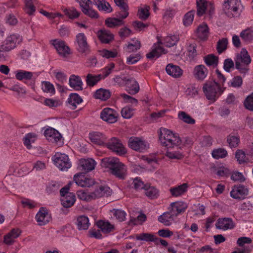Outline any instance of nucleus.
Listing matches in <instances>:
<instances>
[{"mask_svg": "<svg viewBox=\"0 0 253 253\" xmlns=\"http://www.w3.org/2000/svg\"><path fill=\"white\" fill-rule=\"evenodd\" d=\"M105 23L108 27L113 28L123 25L124 21L121 19L109 17L105 20Z\"/></svg>", "mask_w": 253, "mask_h": 253, "instance_id": "obj_41", "label": "nucleus"}, {"mask_svg": "<svg viewBox=\"0 0 253 253\" xmlns=\"http://www.w3.org/2000/svg\"><path fill=\"white\" fill-rule=\"evenodd\" d=\"M178 117L180 120L182 121L185 123L190 125H193L195 123V120L185 112H179L178 115Z\"/></svg>", "mask_w": 253, "mask_h": 253, "instance_id": "obj_44", "label": "nucleus"}, {"mask_svg": "<svg viewBox=\"0 0 253 253\" xmlns=\"http://www.w3.org/2000/svg\"><path fill=\"white\" fill-rule=\"evenodd\" d=\"M74 181L77 185L81 187H90L94 184L93 179L85 177L83 173L75 174Z\"/></svg>", "mask_w": 253, "mask_h": 253, "instance_id": "obj_11", "label": "nucleus"}, {"mask_svg": "<svg viewBox=\"0 0 253 253\" xmlns=\"http://www.w3.org/2000/svg\"><path fill=\"white\" fill-rule=\"evenodd\" d=\"M204 60L206 64L208 66L216 67L219 63L218 57L213 54H210L204 57Z\"/></svg>", "mask_w": 253, "mask_h": 253, "instance_id": "obj_32", "label": "nucleus"}, {"mask_svg": "<svg viewBox=\"0 0 253 253\" xmlns=\"http://www.w3.org/2000/svg\"><path fill=\"white\" fill-rule=\"evenodd\" d=\"M248 189L243 185H237L233 187L230 192L231 196L234 199H242L248 195Z\"/></svg>", "mask_w": 253, "mask_h": 253, "instance_id": "obj_13", "label": "nucleus"}, {"mask_svg": "<svg viewBox=\"0 0 253 253\" xmlns=\"http://www.w3.org/2000/svg\"><path fill=\"white\" fill-rule=\"evenodd\" d=\"M53 42V45L60 55L65 57L71 53L69 47L66 44L64 41L54 40Z\"/></svg>", "mask_w": 253, "mask_h": 253, "instance_id": "obj_12", "label": "nucleus"}, {"mask_svg": "<svg viewBox=\"0 0 253 253\" xmlns=\"http://www.w3.org/2000/svg\"><path fill=\"white\" fill-rule=\"evenodd\" d=\"M121 114L125 119H129L133 115V109L129 107H125L122 109Z\"/></svg>", "mask_w": 253, "mask_h": 253, "instance_id": "obj_61", "label": "nucleus"}, {"mask_svg": "<svg viewBox=\"0 0 253 253\" xmlns=\"http://www.w3.org/2000/svg\"><path fill=\"white\" fill-rule=\"evenodd\" d=\"M207 3L206 0H196L197 14L198 16H201L205 13Z\"/></svg>", "mask_w": 253, "mask_h": 253, "instance_id": "obj_36", "label": "nucleus"}, {"mask_svg": "<svg viewBox=\"0 0 253 253\" xmlns=\"http://www.w3.org/2000/svg\"><path fill=\"white\" fill-rule=\"evenodd\" d=\"M76 225L79 230H86L90 225L88 218L85 215H80L77 218Z\"/></svg>", "mask_w": 253, "mask_h": 253, "instance_id": "obj_27", "label": "nucleus"}, {"mask_svg": "<svg viewBox=\"0 0 253 253\" xmlns=\"http://www.w3.org/2000/svg\"><path fill=\"white\" fill-rule=\"evenodd\" d=\"M195 14V10H192L187 12L183 18V23L185 26H188L190 25L194 19Z\"/></svg>", "mask_w": 253, "mask_h": 253, "instance_id": "obj_51", "label": "nucleus"}, {"mask_svg": "<svg viewBox=\"0 0 253 253\" xmlns=\"http://www.w3.org/2000/svg\"><path fill=\"white\" fill-rule=\"evenodd\" d=\"M159 140L161 144L168 148L178 146L181 143V140L177 134H174L166 128L160 129Z\"/></svg>", "mask_w": 253, "mask_h": 253, "instance_id": "obj_3", "label": "nucleus"}, {"mask_svg": "<svg viewBox=\"0 0 253 253\" xmlns=\"http://www.w3.org/2000/svg\"><path fill=\"white\" fill-rule=\"evenodd\" d=\"M197 37L201 40H207L209 34V27L206 24L200 25L196 29Z\"/></svg>", "mask_w": 253, "mask_h": 253, "instance_id": "obj_24", "label": "nucleus"}, {"mask_svg": "<svg viewBox=\"0 0 253 253\" xmlns=\"http://www.w3.org/2000/svg\"><path fill=\"white\" fill-rule=\"evenodd\" d=\"M104 146L119 155H123L126 152L121 141L116 137L111 138L108 142L105 143Z\"/></svg>", "mask_w": 253, "mask_h": 253, "instance_id": "obj_7", "label": "nucleus"}, {"mask_svg": "<svg viewBox=\"0 0 253 253\" xmlns=\"http://www.w3.org/2000/svg\"><path fill=\"white\" fill-rule=\"evenodd\" d=\"M227 143L229 147L231 148H236L238 146L240 140L238 135H229L227 139Z\"/></svg>", "mask_w": 253, "mask_h": 253, "instance_id": "obj_45", "label": "nucleus"}, {"mask_svg": "<svg viewBox=\"0 0 253 253\" xmlns=\"http://www.w3.org/2000/svg\"><path fill=\"white\" fill-rule=\"evenodd\" d=\"M235 227V223L231 218H222V230L232 229Z\"/></svg>", "mask_w": 253, "mask_h": 253, "instance_id": "obj_48", "label": "nucleus"}, {"mask_svg": "<svg viewBox=\"0 0 253 253\" xmlns=\"http://www.w3.org/2000/svg\"><path fill=\"white\" fill-rule=\"evenodd\" d=\"M133 187L136 190L144 189L147 187V184L144 183L139 177H136L133 181Z\"/></svg>", "mask_w": 253, "mask_h": 253, "instance_id": "obj_56", "label": "nucleus"}, {"mask_svg": "<svg viewBox=\"0 0 253 253\" xmlns=\"http://www.w3.org/2000/svg\"><path fill=\"white\" fill-rule=\"evenodd\" d=\"M208 71L204 65L196 66L194 69V75L199 80H203L207 76Z\"/></svg>", "mask_w": 253, "mask_h": 253, "instance_id": "obj_26", "label": "nucleus"}, {"mask_svg": "<svg viewBox=\"0 0 253 253\" xmlns=\"http://www.w3.org/2000/svg\"><path fill=\"white\" fill-rule=\"evenodd\" d=\"M118 114L117 112L110 108H105L100 113V118L109 123H114L117 121Z\"/></svg>", "mask_w": 253, "mask_h": 253, "instance_id": "obj_9", "label": "nucleus"}, {"mask_svg": "<svg viewBox=\"0 0 253 253\" xmlns=\"http://www.w3.org/2000/svg\"><path fill=\"white\" fill-rule=\"evenodd\" d=\"M163 53H166L165 49L159 45L155 44L154 45V48L150 52L146 54V57L148 59H152L154 57H159Z\"/></svg>", "mask_w": 253, "mask_h": 253, "instance_id": "obj_31", "label": "nucleus"}, {"mask_svg": "<svg viewBox=\"0 0 253 253\" xmlns=\"http://www.w3.org/2000/svg\"><path fill=\"white\" fill-rule=\"evenodd\" d=\"M175 215H173L170 208H169V211L164 212L158 217V221L165 226H169L171 224L172 222L174 221V218L175 217Z\"/></svg>", "mask_w": 253, "mask_h": 253, "instance_id": "obj_21", "label": "nucleus"}, {"mask_svg": "<svg viewBox=\"0 0 253 253\" xmlns=\"http://www.w3.org/2000/svg\"><path fill=\"white\" fill-rule=\"evenodd\" d=\"M98 38L103 43H109L114 40V35L107 30H100L98 32Z\"/></svg>", "mask_w": 253, "mask_h": 253, "instance_id": "obj_22", "label": "nucleus"}, {"mask_svg": "<svg viewBox=\"0 0 253 253\" xmlns=\"http://www.w3.org/2000/svg\"><path fill=\"white\" fill-rule=\"evenodd\" d=\"M125 85L127 88L128 93L131 95L136 94L139 90V84L133 78H127Z\"/></svg>", "mask_w": 253, "mask_h": 253, "instance_id": "obj_20", "label": "nucleus"}, {"mask_svg": "<svg viewBox=\"0 0 253 253\" xmlns=\"http://www.w3.org/2000/svg\"><path fill=\"white\" fill-rule=\"evenodd\" d=\"M25 11L29 15H32L36 10L32 0H25Z\"/></svg>", "mask_w": 253, "mask_h": 253, "instance_id": "obj_53", "label": "nucleus"}, {"mask_svg": "<svg viewBox=\"0 0 253 253\" xmlns=\"http://www.w3.org/2000/svg\"><path fill=\"white\" fill-rule=\"evenodd\" d=\"M188 187L187 183H183L177 187L171 188L169 190L173 196L177 197L184 194L187 191Z\"/></svg>", "mask_w": 253, "mask_h": 253, "instance_id": "obj_33", "label": "nucleus"}, {"mask_svg": "<svg viewBox=\"0 0 253 253\" xmlns=\"http://www.w3.org/2000/svg\"><path fill=\"white\" fill-rule=\"evenodd\" d=\"M110 212L113 213L114 216L120 222L123 221L126 219V213L124 211L114 209Z\"/></svg>", "mask_w": 253, "mask_h": 253, "instance_id": "obj_46", "label": "nucleus"}, {"mask_svg": "<svg viewBox=\"0 0 253 253\" xmlns=\"http://www.w3.org/2000/svg\"><path fill=\"white\" fill-rule=\"evenodd\" d=\"M52 159L55 165L61 170H67L71 167L69 157L65 154L56 153Z\"/></svg>", "mask_w": 253, "mask_h": 253, "instance_id": "obj_6", "label": "nucleus"}, {"mask_svg": "<svg viewBox=\"0 0 253 253\" xmlns=\"http://www.w3.org/2000/svg\"><path fill=\"white\" fill-rule=\"evenodd\" d=\"M203 90L208 100L214 101L217 98L218 93L220 94V85L215 81L208 82L204 84Z\"/></svg>", "mask_w": 253, "mask_h": 253, "instance_id": "obj_5", "label": "nucleus"}, {"mask_svg": "<svg viewBox=\"0 0 253 253\" xmlns=\"http://www.w3.org/2000/svg\"><path fill=\"white\" fill-rule=\"evenodd\" d=\"M196 47L197 45L195 43L190 44L188 46V55L192 59H193L197 55Z\"/></svg>", "mask_w": 253, "mask_h": 253, "instance_id": "obj_58", "label": "nucleus"}, {"mask_svg": "<svg viewBox=\"0 0 253 253\" xmlns=\"http://www.w3.org/2000/svg\"><path fill=\"white\" fill-rule=\"evenodd\" d=\"M110 188L107 186L101 185L96 188L94 192H91V198L93 199L98 198L109 194Z\"/></svg>", "mask_w": 253, "mask_h": 253, "instance_id": "obj_25", "label": "nucleus"}, {"mask_svg": "<svg viewBox=\"0 0 253 253\" xmlns=\"http://www.w3.org/2000/svg\"><path fill=\"white\" fill-rule=\"evenodd\" d=\"M35 135L32 133H29L26 134L25 137L23 138V142L24 145L26 146L27 148L30 149L32 146L31 142H34V138Z\"/></svg>", "mask_w": 253, "mask_h": 253, "instance_id": "obj_54", "label": "nucleus"}, {"mask_svg": "<svg viewBox=\"0 0 253 253\" xmlns=\"http://www.w3.org/2000/svg\"><path fill=\"white\" fill-rule=\"evenodd\" d=\"M64 13L70 19H76L79 17L81 12L78 11L75 7H71L64 10Z\"/></svg>", "mask_w": 253, "mask_h": 253, "instance_id": "obj_47", "label": "nucleus"}, {"mask_svg": "<svg viewBox=\"0 0 253 253\" xmlns=\"http://www.w3.org/2000/svg\"><path fill=\"white\" fill-rule=\"evenodd\" d=\"M90 3H85L84 4L82 2H80V5L81 7L82 12L86 16L91 18H98L99 16L97 12L89 7Z\"/></svg>", "mask_w": 253, "mask_h": 253, "instance_id": "obj_28", "label": "nucleus"}, {"mask_svg": "<svg viewBox=\"0 0 253 253\" xmlns=\"http://www.w3.org/2000/svg\"><path fill=\"white\" fill-rule=\"evenodd\" d=\"M83 82L81 78L78 76L72 75L69 79V85L77 90H83Z\"/></svg>", "mask_w": 253, "mask_h": 253, "instance_id": "obj_29", "label": "nucleus"}, {"mask_svg": "<svg viewBox=\"0 0 253 253\" xmlns=\"http://www.w3.org/2000/svg\"><path fill=\"white\" fill-rule=\"evenodd\" d=\"M128 145L132 149L139 152L147 148L145 142L138 137H130L128 141Z\"/></svg>", "mask_w": 253, "mask_h": 253, "instance_id": "obj_14", "label": "nucleus"}, {"mask_svg": "<svg viewBox=\"0 0 253 253\" xmlns=\"http://www.w3.org/2000/svg\"><path fill=\"white\" fill-rule=\"evenodd\" d=\"M167 73L172 77L177 78L182 76L183 71L181 68L172 64H169L166 68Z\"/></svg>", "mask_w": 253, "mask_h": 253, "instance_id": "obj_23", "label": "nucleus"}, {"mask_svg": "<svg viewBox=\"0 0 253 253\" xmlns=\"http://www.w3.org/2000/svg\"><path fill=\"white\" fill-rule=\"evenodd\" d=\"M21 232L19 228L12 229L4 236V243L8 245H12L14 242V239L20 236Z\"/></svg>", "mask_w": 253, "mask_h": 253, "instance_id": "obj_18", "label": "nucleus"}, {"mask_svg": "<svg viewBox=\"0 0 253 253\" xmlns=\"http://www.w3.org/2000/svg\"><path fill=\"white\" fill-rule=\"evenodd\" d=\"M251 58L247 50L242 49L235 59V67L240 73L246 74L249 71V65L251 63Z\"/></svg>", "mask_w": 253, "mask_h": 253, "instance_id": "obj_4", "label": "nucleus"}, {"mask_svg": "<svg viewBox=\"0 0 253 253\" xmlns=\"http://www.w3.org/2000/svg\"><path fill=\"white\" fill-rule=\"evenodd\" d=\"M82 101V98L77 93L70 94L68 99V102L73 106V110L77 108V104H79Z\"/></svg>", "mask_w": 253, "mask_h": 253, "instance_id": "obj_39", "label": "nucleus"}, {"mask_svg": "<svg viewBox=\"0 0 253 253\" xmlns=\"http://www.w3.org/2000/svg\"><path fill=\"white\" fill-rule=\"evenodd\" d=\"M76 41L78 44L77 48L79 52L85 55L90 52L89 45L87 42V38L84 33H79L76 35Z\"/></svg>", "mask_w": 253, "mask_h": 253, "instance_id": "obj_8", "label": "nucleus"}, {"mask_svg": "<svg viewBox=\"0 0 253 253\" xmlns=\"http://www.w3.org/2000/svg\"><path fill=\"white\" fill-rule=\"evenodd\" d=\"M127 79V78L124 75H117L113 80L115 83L121 86L125 85Z\"/></svg>", "mask_w": 253, "mask_h": 253, "instance_id": "obj_62", "label": "nucleus"}, {"mask_svg": "<svg viewBox=\"0 0 253 253\" xmlns=\"http://www.w3.org/2000/svg\"><path fill=\"white\" fill-rule=\"evenodd\" d=\"M166 156L170 159L180 160L183 158V155L177 152H170L167 151Z\"/></svg>", "mask_w": 253, "mask_h": 253, "instance_id": "obj_64", "label": "nucleus"}, {"mask_svg": "<svg viewBox=\"0 0 253 253\" xmlns=\"http://www.w3.org/2000/svg\"><path fill=\"white\" fill-rule=\"evenodd\" d=\"M164 44L167 47L174 46L179 41V37L175 35L167 36L164 38Z\"/></svg>", "mask_w": 253, "mask_h": 253, "instance_id": "obj_43", "label": "nucleus"}, {"mask_svg": "<svg viewBox=\"0 0 253 253\" xmlns=\"http://www.w3.org/2000/svg\"><path fill=\"white\" fill-rule=\"evenodd\" d=\"M101 79H102V77L101 74L93 75L88 74L86 77V83L88 86H93Z\"/></svg>", "mask_w": 253, "mask_h": 253, "instance_id": "obj_35", "label": "nucleus"}, {"mask_svg": "<svg viewBox=\"0 0 253 253\" xmlns=\"http://www.w3.org/2000/svg\"><path fill=\"white\" fill-rule=\"evenodd\" d=\"M97 226L101 229L102 232L108 233L111 231L114 228V226L109 222H104L102 220H99L97 223Z\"/></svg>", "mask_w": 253, "mask_h": 253, "instance_id": "obj_40", "label": "nucleus"}, {"mask_svg": "<svg viewBox=\"0 0 253 253\" xmlns=\"http://www.w3.org/2000/svg\"><path fill=\"white\" fill-rule=\"evenodd\" d=\"M169 208H170L173 215H175L176 217L179 214L185 211V210L187 208V206L183 202L178 201L171 203Z\"/></svg>", "mask_w": 253, "mask_h": 253, "instance_id": "obj_17", "label": "nucleus"}, {"mask_svg": "<svg viewBox=\"0 0 253 253\" xmlns=\"http://www.w3.org/2000/svg\"><path fill=\"white\" fill-rule=\"evenodd\" d=\"M231 179L234 181H238L239 182H244L246 178L242 173L236 171L233 172L231 177Z\"/></svg>", "mask_w": 253, "mask_h": 253, "instance_id": "obj_63", "label": "nucleus"}, {"mask_svg": "<svg viewBox=\"0 0 253 253\" xmlns=\"http://www.w3.org/2000/svg\"><path fill=\"white\" fill-rule=\"evenodd\" d=\"M50 216L48 214V211L44 208H41L39 211L36 216V219L40 226L44 225L48 223L50 220Z\"/></svg>", "mask_w": 253, "mask_h": 253, "instance_id": "obj_16", "label": "nucleus"}, {"mask_svg": "<svg viewBox=\"0 0 253 253\" xmlns=\"http://www.w3.org/2000/svg\"><path fill=\"white\" fill-rule=\"evenodd\" d=\"M77 194L78 198L81 200L88 201L93 199L91 198V193L87 194L84 190H79L77 191Z\"/></svg>", "mask_w": 253, "mask_h": 253, "instance_id": "obj_59", "label": "nucleus"}, {"mask_svg": "<svg viewBox=\"0 0 253 253\" xmlns=\"http://www.w3.org/2000/svg\"><path fill=\"white\" fill-rule=\"evenodd\" d=\"M235 157L240 164H242L249 162V159L246 156L245 152L242 150H237L236 151Z\"/></svg>", "mask_w": 253, "mask_h": 253, "instance_id": "obj_50", "label": "nucleus"}, {"mask_svg": "<svg viewBox=\"0 0 253 253\" xmlns=\"http://www.w3.org/2000/svg\"><path fill=\"white\" fill-rule=\"evenodd\" d=\"M89 139L94 144L104 146L106 138L99 132H92L89 133Z\"/></svg>", "mask_w": 253, "mask_h": 253, "instance_id": "obj_19", "label": "nucleus"}, {"mask_svg": "<svg viewBox=\"0 0 253 253\" xmlns=\"http://www.w3.org/2000/svg\"><path fill=\"white\" fill-rule=\"evenodd\" d=\"M149 9V6H146L145 8H139L137 13L139 18L142 20H147L150 15Z\"/></svg>", "mask_w": 253, "mask_h": 253, "instance_id": "obj_52", "label": "nucleus"}, {"mask_svg": "<svg viewBox=\"0 0 253 253\" xmlns=\"http://www.w3.org/2000/svg\"><path fill=\"white\" fill-rule=\"evenodd\" d=\"M145 195L150 199L157 198L159 195V191L155 187L150 186L147 184V187L145 189Z\"/></svg>", "mask_w": 253, "mask_h": 253, "instance_id": "obj_42", "label": "nucleus"}, {"mask_svg": "<svg viewBox=\"0 0 253 253\" xmlns=\"http://www.w3.org/2000/svg\"><path fill=\"white\" fill-rule=\"evenodd\" d=\"M154 235L151 233H144L137 235L136 239L137 240L151 242L153 240Z\"/></svg>", "mask_w": 253, "mask_h": 253, "instance_id": "obj_55", "label": "nucleus"}, {"mask_svg": "<svg viewBox=\"0 0 253 253\" xmlns=\"http://www.w3.org/2000/svg\"><path fill=\"white\" fill-rule=\"evenodd\" d=\"M68 195L61 197V202L62 206L65 208L72 207L76 201V196L74 194H68Z\"/></svg>", "mask_w": 253, "mask_h": 253, "instance_id": "obj_30", "label": "nucleus"}, {"mask_svg": "<svg viewBox=\"0 0 253 253\" xmlns=\"http://www.w3.org/2000/svg\"><path fill=\"white\" fill-rule=\"evenodd\" d=\"M240 37L246 42H250L253 39V30L250 28L245 29L240 33Z\"/></svg>", "mask_w": 253, "mask_h": 253, "instance_id": "obj_49", "label": "nucleus"}, {"mask_svg": "<svg viewBox=\"0 0 253 253\" xmlns=\"http://www.w3.org/2000/svg\"><path fill=\"white\" fill-rule=\"evenodd\" d=\"M43 86L42 90L44 92L54 94L55 92V88L53 85L49 82L44 81L42 82Z\"/></svg>", "mask_w": 253, "mask_h": 253, "instance_id": "obj_57", "label": "nucleus"}, {"mask_svg": "<svg viewBox=\"0 0 253 253\" xmlns=\"http://www.w3.org/2000/svg\"><path fill=\"white\" fill-rule=\"evenodd\" d=\"M244 9L241 0H224L222 4V12L230 18L239 17Z\"/></svg>", "mask_w": 253, "mask_h": 253, "instance_id": "obj_2", "label": "nucleus"}, {"mask_svg": "<svg viewBox=\"0 0 253 253\" xmlns=\"http://www.w3.org/2000/svg\"><path fill=\"white\" fill-rule=\"evenodd\" d=\"M21 40L20 36L18 35L13 34L8 37L1 45V48L5 52H8L16 47V43Z\"/></svg>", "mask_w": 253, "mask_h": 253, "instance_id": "obj_10", "label": "nucleus"}, {"mask_svg": "<svg viewBox=\"0 0 253 253\" xmlns=\"http://www.w3.org/2000/svg\"><path fill=\"white\" fill-rule=\"evenodd\" d=\"M101 166L108 169L109 173L120 180H125L127 175V168L116 157H106L101 160Z\"/></svg>", "mask_w": 253, "mask_h": 253, "instance_id": "obj_1", "label": "nucleus"}, {"mask_svg": "<svg viewBox=\"0 0 253 253\" xmlns=\"http://www.w3.org/2000/svg\"><path fill=\"white\" fill-rule=\"evenodd\" d=\"M111 95V93L109 90L100 88L97 89L94 95V97L96 99H99L103 101L107 100Z\"/></svg>", "mask_w": 253, "mask_h": 253, "instance_id": "obj_34", "label": "nucleus"}, {"mask_svg": "<svg viewBox=\"0 0 253 253\" xmlns=\"http://www.w3.org/2000/svg\"><path fill=\"white\" fill-rule=\"evenodd\" d=\"M94 1V4L97 6L99 10H103L107 12H111L112 11V8L110 4L105 0H96Z\"/></svg>", "mask_w": 253, "mask_h": 253, "instance_id": "obj_37", "label": "nucleus"}, {"mask_svg": "<svg viewBox=\"0 0 253 253\" xmlns=\"http://www.w3.org/2000/svg\"><path fill=\"white\" fill-rule=\"evenodd\" d=\"M33 76L32 72L24 70L17 71L15 74L16 79L19 81L30 80L32 79Z\"/></svg>", "mask_w": 253, "mask_h": 253, "instance_id": "obj_38", "label": "nucleus"}, {"mask_svg": "<svg viewBox=\"0 0 253 253\" xmlns=\"http://www.w3.org/2000/svg\"><path fill=\"white\" fill-rule=\"evenodd\" d=\"M244 104L246 108L250 111H253V93L248 96Z\"/></svg>", "mask_w": 253, "mask_h": 253, "instance_id": "obj_60", "label": "nucleus"}, {"mask_svg": "<svg viewBox=\"0 0 253 253\" xmlns=\"http://www.w3.org/2000/svg\"><path fill=\"white\" fill-rule=\"evenodd\" d=\"M96 163L92 159H82L80 160L79 168L83 173H86L94 169Z\"/></svg>", "mask_w": 253, "mask_h": 253, "instance_id": "obj_15", "label": "nucleus"}]
</instances>
